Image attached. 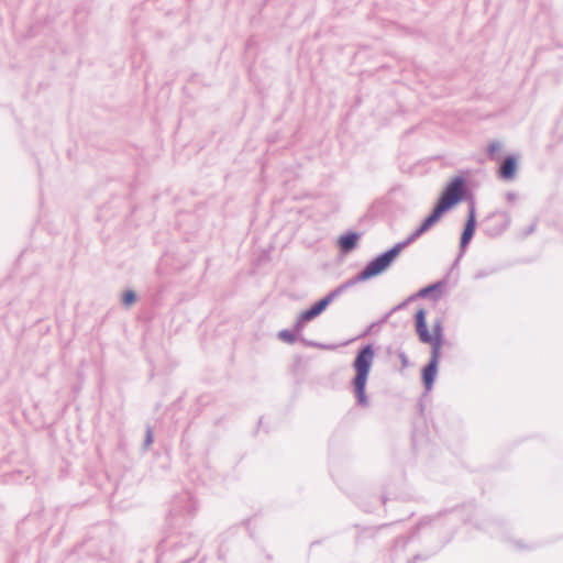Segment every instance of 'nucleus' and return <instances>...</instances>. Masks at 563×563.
I'll return each instance as SVG.
<instances>
[{"label": "nucleus", "instance_id": "f257e3e1", "mask_svg": "<svg viewBox=\"0 0 563 563\" xmlns=\"http://www.w3.org/2000/svg\"><path fill=\"white\" fill-rule=\"evenodd\" d=\"M464 194V180L461 177L454 178L452 181L448 184L444 188L438 203L432 210L431 214L428 216L424 221L421 223L419 228H417L404 242H399L395 244L390 250L380 254L373 261H371L365 268L352 279L353 285L357 282H365L373 277L380 275L385 272L393 261L400 254V252L413 241H416L423 233L429 231L433 225H435L442 216L450 210L452 207L457 205Z\"/></svg>", "mask_w": 563, "mask_h": 563}, {"label": "nucleus", "instance_id": "f03ea898", "mask_svg": "<svg viewBox=\"0 0 563 563\" xmlns=\"http://www.w3.org/2000/svg\"><path fill=\"white\" fill-rule=\"evenodd\" d=\"M375 351L372 345H365L362 347L352 366L355 372V376L352 380L354 396L356 401L362 407L368 406V399L365 393L366 383L368 379L369 372L374 364Z\"/></svg>", "mask_w": 563, "mask_h": 563}, {"label": "nucleus", "instance_id": "7ed1b4c3", "mask_svg": "<svg viewBox=\"0 0 563 563\" xmlns=\"http://www.w3.org/2000/svg\"><path fill=\"white\" fill-rule=\"evenodd\" d=\"M353 285V282H346L340 287L329 292L324 298L314 303L310 309L302 311L296 322V328L300 329L306 322L311 321L319 314H321L327 307L338 298L346 288Z\"/></svg>", "mask_w": 563, "mask_h": 563}, {"label": "nucleus", "instance_id": "20e7f679", "mask_svg": "<svg viewBox=\"0 0 563 563\" xmlns=\"http://www.w3.org/2000/svg\"><path fill=\"white\" fill-rule=\"evenodd\" d=\"M476 227V219H475V209L474 207L470 208L468 217L464 227V230L461 235V249H465L470 241L472 240L474 235Z\"/></svg>", "mask_w": 563, "mask_h": 563}, {"label": "nucleus", "instance_id": "39448f33", "mask_svg": "<svg viewBox=\"0 0 563 563\" xmlns=\"http://www.w3.org/2000/svg\"><path fill=\"white\" fill-rule=\"evenodd\" d=\"M416 331L421 342L426 343L433 341V338L427 328L426 312L423 309H419L416 313Z\"/></svg>", "mask_w": 563, "mask_h": 563}, {"label": "nucleus", "instance_id": "423d86ee", "mask_svg": "<svg viewBox=\"0 0 563 563\" xmlns=\"http://www.w3.org/2000/svg\"><path fill=\"white\" fill-rule=\"evenodd\" d=\"M438 372V363L429 362V364L423 369V383L427 390H430L433 386V382L435 379Z\"/></svg>", "mask_w": 563, "mask_h": 563}, {"label": "nucleus", "instance_id": "0eeeda50", "mask_svg": "<svg viewBox=\"0 0 563 563\" xmlns=\"http://www.w3.org/2000/svg\"><path fill=\"white\" fill-rule=\"evenodd\" d=\"M516 173V159L511 156L507 157L499 170L500 177L504 179H512Z\"/></svg>", "mask_w": 563, "mask_h": 563}, {"label": "nucleus", "instance_id": "6e6552de", "mask_svg": "<svg viewBox=\"0 0 563 563\" xmlns=\"http://www.w3.org/2000/svg\"><path fill=\"white\" fill-rule=\"evenodd\" d=\"M357 239H358V236L355 233H350V234L343 235L339 240L340 247L344 252H350L351 250H353L355 247Z\"/></svg>", "mask_w": 563, "mask_h": 563}, {"label": "nucleus", "instance_id": "1a4fd4ad", "mask_svg": "<svg viewBox=\"0 0 563 563\" xmlns=\"http://www.w3.org/2000/svg\"><path fill=\"white\" fill-rule=\"evenodd\" d=\"M429 344H431V360L430 362H434V363H439V357H440V350H441V346H442V340H439V339H433L432 342H428Z\"/></svg>", "mask_w": 563, "mask_h": 563}, {"label": "nucleus", "instance_id": "9d476101", "mask_svg": "<svg viewBox=\"0 0 563 563\" xmlns=\"http://www.w3.org/2000/svg\"><path fill=\"white\" fill-rule=\"evenodd\" d=\"M278 338L287 343H294L296 341L295 333L288 331V330H282L278 332Z\"/></svg>", "mask_w": 563, "mask_h": 563}, {"label": "nucleus", "instance_id": "9b49d317", "mask_svg": "<svg viewBox=\"0 0 563 563\" xmlns=\"http://www.w3.org/2000/svg\"><path fill=\"white\" fill-rule=\"evenodd\" d=\"M135 299H136V296H135L134 291L128 290L124 292L122 301L125 306H131L132 303H134Z\"/></svg>", "mask_w": 563, "mask_h": 563}, {"label": "nucleus", "instance_id": "f8f14e48", "mask_svg": "<svg viewBox=\"0 0 563 563\" xmlns=\"http://www.w3.org/2000/svg\"><path fill=\"white\" fill-rule=\"evenodd\" d=\"M501 150V143L498 141H494L488 145V154L492 158L495 157V154Z\"/></svg>", "mask_w": 563, "mask_h": 563}, {"label": "nucleus", "instance_id": "ddd939ff", "mask_svg": "<svg viewBox=\"0 0 563 563\" xmlns=\"http://www.w3.org/2000/svg\"><path fill=\"white\" fill-rule=\"evenodd\" d=\"M433 339L442 340V327L440 322H437L433 325V334H431Z\"/></svg>", "mask_w": 563, "mask_h": 563}, {"label": "nucleus", "instance_id": "4468645a", "mask_svg": "<svg viewBox=\"0 0 563 563\" xmlns=\"http://www.w3.org/2000/svg\"><path fill=\"white\" fill-rule=\"evenodd\" d=\"M437 287H438V285H432V286L426 287V288H423V289H421V290H420L419 296L424 297V296H427L430 291H432L433 289H435Z\"/></svg>", "mask_w": 563, "mask_h": 563}, {"label": "nucleus", "instance_id": "2eb2a0df", "mask_svg": "<svg viewBox=\"0 0 563 563\" xmlns=\"http://www.w3.org/2000/svg\"><path fill=\"white\" fill-rule=\"evenodd\" d=\"M153 442L152 431L148 429L146 432L145 445L148 446Z\"/></svg>", "mask_w": 563, "mask_h": 563}]
</instances>
